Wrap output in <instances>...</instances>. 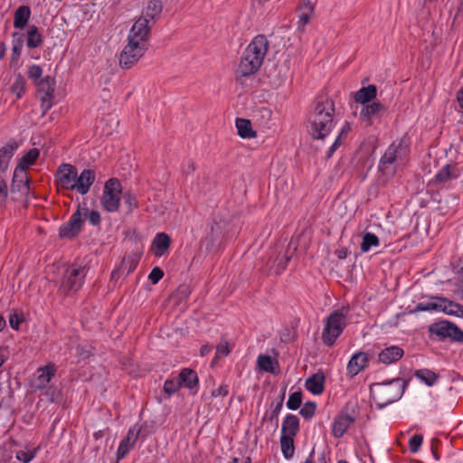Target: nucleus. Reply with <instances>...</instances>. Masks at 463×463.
I'll return each instance as SVG.
<instances>
[{
    "label": "nucleus",
    "mask_w": 463,
    "mask_h": 463,
    "mask_svg": "<svg viewBox=\"0 0 463 463\" xmlns=\"http://www.w3.org/2000/svg\"><path fill=\"white\" fill-rule=\"evenodd\" d=\"M149 34L145 25L135 23L128 35V44L123 48L119 55V66L122 69H130L145 54L148 49Z\"/></svg>",
    "instance_id": "nucleus-1"
},
{
    "label": "nucleus",
    "mask_w": 463,
    "mask_h": 463,
    "mask_svg": "<svg viewBox=\"0 0 463 463\" xmlns=\"http://www.w3.org/2000/svg\"><path fill=\"white\" fill-rule=\"evenodd\" d=\"M269 49V41L263 34H259L244 50L237 70V78L249 77L260 68Z\"/></svg>",
    "instance_id": "nucleus-2"
},
{
    "label": "nucleus",
    "mask_w": 463,
    "mask_h": 463,
    "mask_svg": "<svg viewBox=\"0 0 463 463\" xmlns=\"http://www.w3.org/2000/svg\"><path fill=\"white\" fill-rule=\"evenodd\" d=\"M334 102L331 99L317 101L309 115L308 132L316 140H323L334 128Z\"/></svg>",
    "instance_id": "nucleus-3"
},
{
    "label": "nucleus",
    "mask_w": 463,
    "mask_h": 463,
    "mask_svg": "<svg viewBox=\"0 0 463 463\" xmlns=\"http://www.w3.org/2000/svg\"><path fill=\"white\" fill-rule=\"evenodd\" d=\"M405 389V382L401 378H394L383 383H375L370 386V393L379 408H383L398 401Z\"/></svg>",
    "instance_id": "nucleus-4"
},
{
    "label": "nucleus",
    "mask_w": 463,
    "mask_h": 463,
    "mask_svg": "<svg viewBox=\"0 0 463 463\" xmlns=\"http://www.w3.org/2000/svg\"><path fill=\"white\" fill-rule=\"evenodd\" d=\"M349 307H342L334 311L326 318V327L322 333L323 342L330 346L335 344L336 338L341 335L345 326V319L349 313Z\"/></svg>",
    "instance_id": "nucleus-5"
},
{
    "label": "nucleus",
    "mask_w": 463,
    "mask_h": 463,
    "mask_svg": "<svg viewBox=\"0 0 463 463\" xmlns=\"http://www.w3.org/2000/svg\"><path fill=\"white\" fill-rule=\"evenodd\" d=\"M122 193V185L118 179L110 178L104 185L103 194L101 197L102 207L109 213L118 211L120 203V194Z\"/></svg>",
    "instance_id": "nucleus-6"
},
{
    "label": "nucleus",
    "mask_w": 463,
    "mask_h": 463,
    "mask_svg": "<svg viewBox=\"0 0 463 463\" xmlns=\"http://www.w3.org/2000/svg\"><path fill=\"white\" fill-rule=\"evenodd\" d=\"M88 207L86 203H80L77 211L70 217V220L61 225L59 229V235L61 238L72 239L76 237L84 222L83 216H86Z\"/></svg>",
    "instance_id": "nucleus-7"
},
{
    "label": "nucleus",
    "mask_w": 463,
    "mask_h": 463,
    "mask_svg": "<svg viewBox=\"0 0 463 463\" xmlns=\"http://www.w3.org/2000/svg\"><path fill=\"white\" fill-rule=\"evenodd\" d=\"M86 276L85 268L71 266L68 268L62 277L60 290L63 294L77 291L80 288Z\"/></svg>",
    "instance_id": "nucleus-8"
},
{
    "label": "nucleus",
    "mask_w": 463,
    "mask_h": 463,
    "mask_svg": "<svg viewBox=\"0 0 463 463\" xmlns=\"http://www.w3.org/2000/svg\"><path fill=\"white\" fill-rule=\"evenodd\" d=\"M430 332L439 337L440 340L450 338L453 341L463 343V331L449 321H439L430 326Z\"/></svg>",
    "instance_id": "nucleus-9"
},
{
    "label": "nucleus",
    "mask_w": 463,
    "mask_h": 463,
    "mask_svg": "<svg viewBox=\"0 0 463 463\" xmlns=\"http://www.w3.org/2000/svg\"><path fill=\"white\" fill-rule=\"evenodd\" d=\"M77 172V167L73 165L63 163L59 165L55 174V181L58 187L69 191H74Z\"/></svg>",
    "instance_id": "nucleus-10"
},
{
    "label": "nucleus",
    "mask_w": 463,
    "mask_h": 463,
    "mask_svg": "<svg viewBox=\"0 0 463 463\" xmlns=\"http://www.w3.org/2000/svg\"><path fill=\"white\" fill-rule=\"evenodd\" d=\"M10 191L18 193L21 196H27L30 193V180L27 172L23 166H16L14 172Z\"/></svg>",
    "instance_id": "nucleus-11"
},
{
    "label": "nucleus",
    "mask_w": 463,
    "mask_h": 463,
    "mask_svg": "<svg viewBox=\"0 0 463 463\" xmlns=\"http://www.w3.org/2000/svg\"><path fill=\"white\" fill-rule=\"evenodd\" d=\"M230 222L228 217L222 214H216L211 225L210 238L213 243L220 242L224 238L229 237Z\"/></svg>",
    "instance_id": "nucleus-12"
},
{
    "label": "nucleus",
    "mask_w": 463,
    "mask_h": 463,
    "mask_svg": "<svg viewBox=\"0 0 463 463\" xmlns=\"http://www.w3.org/2000/svg\"><path fill=\"white\" fill-rule=\"evenodd\" d=\"M163 10L161 0H150L146 7L143 10L142 15L135 23H142L145 25L147 34L150 35L149 22L160 17Z\"/></svg>",
    "instance_id": "nucleus-13"
},
{
    "label": "nucleus",
    "mask_w": 463,
    "mask_h": 463,
    "mask_svg": "<svg viewBox=\"0 0 463 463\" xmlns=\"http://www.w3.org/2000/svg\"><path fill=\"white\" fill-rule=\"evenodd\" d=\"M95 180L96 172L93 169L85 168L80 174L77 172L75 191L81 195L88 194Z\"/></svg>",
    "instance_id": "nucleus-14"
},
{
    "label": "nucleus",
    "mask_w": 463,
    "mask_h": 463,
    "mask_svg": "<svg viewBox=\"0 0 463 463\" xmlns=\"http://www.w3.org/2000/svg\"><path fill=\"white\" fill-rule=\"evenodd\" d=\"M140 431L141 428H138L137 430H136V428H131L128 430L127 436L121 440L118 446L117 451L118 460L124 458L128 453L129 449L134 448Z\"/></svg>",
    "instance_id": "nucleus-15"
},
{
    "label": "nucleus",
    "mask_w": 463,
    "mask_h": 463,
    "mask_svg": "<svg viewBox=\"0 0 463 463\" xmlns=\"http://www.w3.org/2000/svg\"><path fill=\"white\" fill-rule=\"evenodd\" d=\"M55 367L53 364H47L37 370L35 378L33 381V387L35 390H41L47 386L52 378L54 376Z\"/></svg>",
    "instance_id": "nucleus-16"
},
{
    "label": "nucleus",
    "mask_w": 463,
    "mask_h": 463,
    "mask_svg": "<svg viewBox=\"0 0 463 463\" xmlns=\"http://www.w3.org/2000/svg\"><path fill=\"white\" fill-rule=\"evenodd\" d=\"M369 362L368 354L364 352L355 353L348 362L347 371L352 376L357 375L363 371Z\"/></svg>",
    "instance_id": "nucleus-17"
},
{
    "label": "nucleus",
    "mask_w": 463,
    "mask_h": 463,
    "mask_svg": "<svg viewBox=\"0 0 463 463\" xmlns=\"http://www.w3.org/2000/svg\"><path fill=\"white\" fill-rule=\"evenodd\" d=\"M354 421V418L345 412L340 413L333 424V435L335 438H341L349 426Z\"/></svg>",
    "instance_id": "nucleus-18"
},
{
    "label": "nucleus",
    "mask_w": 463,
    "mask_h": 463,
    "mask_svg": "<svg viewBox=\"0 0 463 463\" xmlns=\"http://www.w3.org/2000/svg\"><path fill=\"white\" fill-rule=\"evenodd\" d=\"M18 148L15 141H11L0 148V172L4 173L8 169L9 163Z\"/></svg>",
    "instance_id": "nucleus-19"
},
{
    "label": "nucleus",
    "mask_w": 463,
    "mask_h": 463,
    "mask_svg": "<svg viewBox=\"0 0 463 463\" xmlns=\"http://www.w3.org/2000/svg\"><path fill=\"white\" fill-rule=\"evenodd\" d=\"M404 354L403 350L396 345L389 346L379 354V361L383 364H389L400 360Z\"/></svg>",
    "instance_id": "nucleus-20"
},
{
    "label": "nucleus",
    "mask_w": 463,
    "mask_h": 463,
    "mask_svg": "<svg viewBox=\"0 0 463 463\" xmlns=\"http://www.w3.org/2000/svg\"><path fill=\"white\" fill-rule=\"evenodd\" d=\"M325 375L323 373H317L306 380V388L313 394H321L324 392Z\"/></svg>",
    "instance_id": "nucleus-21"
},
{
    "label": "nucleus",
    "mask_w": 463,
    "mask_h": 463,
    "mask_svg": "<svg viewBox=\"0 0 463 463\" xmlns=\"http://www.w3.org/2000/svg\"><path fill=\"white\" fill-rule=\"evenodd\" d=\"M56 80L52 76H46L35 84L40 96L53 98Z\"/></svg>",
    "instance_id": "nucleus-22"
},
{
    "label": "nucleus",
    "mask_w": 463,
    "mask_h": 463,
    "mask_svg": "<svg viewBox=\"0 0 463 463\" xmlns=\"http://www.w3.org/2000/svg\"><path fill=\"white\" fill-rule=\"evenodd\" d=\"M171 239L165 232L157 233L152 242V248L156 257H161L165 253L170 246Z\"/></svg>",
    "instance_id": "nucleus-23"
},
{
    "label": "nucleus",
    "mask_w": 463,
    "mask_h": 463,
    "mask_svg": "<svg viewBox=\"0 0 463 463\" xmlns=\"http://www.w3.org/2000/svg\"><path fill=\"white\" fill-rule=\"evenodd\" d=\"M385 111L384 106L380 102H373L371 104H367L363 108V109L360 112V117L371 123V119L373 117L380 116Z\"/></svg>",
    "instance_id": "nucleus-24"
},
{
    "label": "nucleus",
    "mask_w": 463,
    "mask_h": 463,
    "mask_svg": "<svg viewBox=\"0 0 463 463\" xmlns=\"http://www.w3.org/2000/svg\"><path fill=\"white\" fill-rule=\"evenodd\" d=\"M31 16L30 7L27 5L19 6L15 12L14 16V26L17 29H24Z\"/></svg>",
    "instance_id": "nucleus-25"
},
{
    "label": "nucleus",
    "mask_w": 463,
    "mask_h": 463,
    "mask_svg": "<svg viewBox=\"0 0 463 463\" xmlns=\"http://www.w3.org/2000/svg\"><path fill=\"white\" fill-rule=\"evenodd\" d=\"M179 381L181 386H184L188 389H194L198 384V376L195 371L184 368L179 373Z\"/></svg>",
    "instance_id": "nucleus-26"
},
{
    "label": "nucleus",
    "mask_w": 463,
    "mask_h": 463,
    "mask_svg": "<svg viewBox=\"0 0 463 463\" xmlns=\"http://www.w3.org/2000/svg\"><path fill=\"white\" fill-rule=\"evenodd\" d=\"M299 429V420L296 415L288 414L283 421L281 434L296 436Z\"/></svg>",
    "instance_id": "nucleus-27"
},
{
    "label": "nucleus",
    "mask_w": 463,
    "mask_h": 463,
    "mask_svg": "<svg viewBox=\"0 0 463 463\" xmlns=\"http://www.w3.org/2000/svg\"><path fill=\"white\" fill-rule=\"evenodd\" d=\"M440 299H445V298L430 297V301L418 303L412 312L416 313V312H420V311H432V310L442 311V307H443L444 303L442 301H440Z\"/></svg>",
    "instance_id": "nucleus-28"
},
{
    "label": "nucleus",
    "mask_w": 463,
    "mask_h": 463,
    "mask_svg": "<svg viewBox=\"0 0 463 463\" xmlns=\"http://www.w3.org/2000/svg\"><path fill=\"white\" fill-rule=\"evenodd\" d=\"M314 12V5L309 0H304L299 6L298 28L304 29L305 25L309 22Z\"/></svg>",
    "instance_id": "nucleus-29"
},
{
    "label": "nucleus",
    "mask_w": 463,
    "mask_h": 463,
    "mask_svg": "<svg viewBox=\"0 0 463 463\" xmlns=\"http://www.w3.org/2000/svg\"><path fill=\"white\" fill-rule=\"evenodd\" d=\"M377 94V88L375 85H369L367 87H363L360 89L354 95V99L356 102L361 104H365L373 99Z\"/></svg>",
    "instance_id": "nucleus-30"
},
{
    "label": "nucleus",
    "mask_w": 463,
    "mask_h": 463,
    "mask_svg": "<svg viewBox=\"0 0 463 463\" xmlns=\"http://www.w3.org/2000/svg\"><path fill=\"white\" fill-rule=\"evenodd\" d=\"M401 147V145L392 144L388 149L385 151L384 155L382 156L380 160V168L382 171L385 172L388 166L396 160L398 149Z\"/></svg>",
    "instance_id": "nucleus-31"
},
{
    "label": "nucleus",
    "mask_w": 463,
    "mask_h": 463,
    "mask_svg": "<svg viewBox=\"0 0 463 463\" xmlns=\"http://www.w3.org/2000/svg\"><path fill=\"white\" fill-rule=\"evenodd\" d=\"M256 118L259 123L266 128H271L275 126L273 112L269 108H260L256 111Z\"/></svg>",
    "instance_id": "nucleus-32"
},
{
    "label": "nucleus",
    "mask_w": 463,
    "mask_h": 463,
    "mask_svg": "<svg viewBox=\"0 0 463 463\" xmlns=\"http://www.w3.org/2000/svg\"><path fill=\"white\" fill-rule=\"evenodd\" d=\"M258 367L264 372L276 374L278 372V362L267 354H260L257 359Z\"/></svg>",
    "instance_id": "nucleus-33"
},
{
    "label": "nucleus",
    "mask_w": 463,
    "mask_h": 463,
    "mask_svg": "<svg viewBox=\"0 0 463 463\" xmlns=\"http://www.w3.org/2000/svg\"><path fill=\"white\" fill-rule=\"evenodd\" d=\"M137 264V261L134 258H124L119 268L112 273L111 278L116 279L117 276L120 275L128 276L136 269Z\"/></svg>",
    "instance_id": "nucleus-34"
},
{
    "label": "nucleus",
    "mask_w": 463,
    "mask_h": 463,
    "mask_svg": "<svg viewBox=\"0 0 463 463\" xmlns=\"http://www.w3.org/2000/svg\"><path fill=\"white\" fill-rule=\"evenodd\" d=\"M238 135L242 138H251L256 136L255 131L252 130L251 123L246 118H237L235 122Z\"/></svg>",
    "instance_id": "nucleus-35"
},
{
    "label": "nucleus",
    "mask_w": 463,
    "mask_h": 463,
    "mask_svg": "<svg viewBox=\"0 0 463 463\" xmlns=\"http://www.w3.org/2000/svg\"><path fill=\"white\" fill-rule=\"evenodd\" d=\"M43 43V37L35 25H31L27 31L26 45L30 49L37 48Z\"/></svg>",
    "instance_id": "nucleus-36"
},
{
    "label": "nucleus",
    "mask_w": 463,
    "mask_h": 463,
    "mask_svg": "<svg viewBox=\"0 0 463 463\" xmlns=\"http://www.w3.org/2000/svg\"><path fill=\"white\" fill-rule=\"evenodd\" d=\"M444 303L442 307V312H444L447 315L450 316H457L459 317H463V306L453 302L451 300H449L447 298L440 299Z\"/></svg>",
    "instance_id": "nucleus-37"
},
{
    "label": "nucleus",
    "mask_w": 463,
    "mask_h": 463,
    "mask_svg": "<svg viewBox=\"0 0 463 463\" xmlns=\"http://www.w3.org/2000/svg\"><path fill=\"white\" fill-rule=\"evenodd\" d=\"M280 446H281V450H282L283 456L287 459L291 458L293 457L294 450H295L293 437L289 436V435L282 434L281 438H280Z\"/></svg>",
    "instance_id": "nucleus-38"
},
{
    "label": "nucleus",
    "mask_w": 463,
    "mask_h": 463,
    "mask_svg": "<svg viewBox=\"0 0 463 463\" xmlns=\"http://www.w3.org/2000/svg\"><path fill=\"white\" fill-rule=\"evenodd\" d=\"M25 79L21 73L15 75V80L11 87V91L16 96L17 99H21L25 92Z\"/></svg>",
    "instance_id": "nucleus-39"
},
{
    "label": "nucleus",
    "mask_w": 463,
    "mask_h": 463,
    "mask_svg": "<svg viewBox=\"0 0 463 463\" xmlns=\"http://www.w3.org/2000/svg\"><path fill=\"white\" fill-rule=\"evenodd\" d=\"M379 242H380V241L375 234H373L372 232L364 233L363 236V241L361 243L362 252L369 251L372 247L378 246Z\"/></svg>",
    "instance_id": "nucleus-40"
},
{
    "label": "nucleus",
    "mask_w": 463,
    "mask_h": 463,
    "mask_svg": "<svg viewBox=\"0 0 463 463\" xmlns=\"http://www.w3.org/2000/svg\"><path fill=\"white\" fill-rule=\"evenodd\" d=\"M38 156L39 150L37 148H32L22 156L17 166H23V169L26 171V168L33 165Z\"/></svg>",
    "instance_id": "nucleus-41"
},
{
    "label": "nucleus",
    "mask_w": 463,
    "mask_h": 463,
    "mask_svg": "<svg viewBox=\"0 0 463 463\" xmlns=\"http://www.w3.org/2000/svg\"><path fill=\"white\" fill-rule=\"evenodd\" d=\"M351 130V126L349 123H345V125L343 127L341 132L338 134L336 138L335 139L334 143L331 145L329 149L326 152V157L328 159L330 158L335 151L337 149V147L342 144V137L344 134L348 133Z\"/></svg>",
    "instance_id": "nucleus-42"
},
{
    "label": "nucleus",
    "mask_w": 463,
    "mask_h": 463,
    "mask_svg": "<svg viewBox=\"0 0 463 463\" xmlns=\"http://www.w3.org/2000/svg\"><path fill=\"white\" fill-rule=\"evenodd\" d=\"M453 167L449 165L443 166L435 175V179L438 183H446L451 178L455 177Z\"/></svg>",
    "instance_id": "nucleus-43"
},
{
    "label": "nucleus",
    "mask_w": 463,
    "mask_h": 463,
    "mask_svg": "<svg viewBox=\"0 0 463 463\" xmlns=\"http://www.w3.org/2000/svg\"><path fill=\"white\" fill-rule=\"evenodd\" d=\"M290 260V256H283L281 258H277L272 261V264L269 268L270 271L279 275L287 267L288 262Z\"/></svg>",
    "instance_id": "nucleus-44"
},
{
    "label": "nucleus",
    "mask_w": 463,
    "mask_h": 463,
    "mask_svg": "<svg viewBox=\"0 0 463 463\" xmlns=\"http://www.w3.org/2000/svg\"><path fill=\"white\" fill-rule=\"evenodd\" d=\"M415 375L429 386L432 385L438 378L435 373L428 369L418 370Z\"/></svg>",
    "instance_id": "nucleus-45"
},
{
    "label": "nucleus",
    "mask_w": 463,
    "mask_h": 463,
    "mask_svg": "<svg viewBox=\"0 0 463 463\" xmlns=\"http://www.w3.org/2000/svg\"><path fill=\"white\" fill-rule=\"evenodd\" d=\"M302 402V393L300 392H295L291 393L287 402V406L289 410H297L300 407Z\"/></svg>",
    "instance_id": "nucleus-46"
},
{
    "label": "nucleus",
    "mask_w": 463,
    "mask_h": 463,
    "mask_svg": "<svg viewBox=\"0 0 463 463\" xmlns=\"http://www.w3.org/2000/svg\"><path fill=\"white\" fill-rule=\"evenodd\" d=\"M28 77L30 80H32L34 83V85L42 80L43 78V69L41 66L33 64L29 67L28 70Z\"/></svg>",
    "instance_id": "nucleus-47"
},
{
    "label": "nucleus",
    "mask_w": 463,
    "mask_h": 463,
    "mask_svg": "<svg viewBox=\"0 0 463 463\" xmlns=\"http://www.w3.org/2000/svg\"><path fill=\"white\" fill-rule=\"evenodd\" d=\"M316 403L313 402H306L303 407L300 409L299 411V414L304 418V419H311L314 414H315V411H316Z\"/></svg>",
    "instance_id": "nucleus-48"
},
{
    "label": "nucleus",
    "mask_w": 463,
    "mask_h": 463,
    "mask_svg": "<svg viewBox=\"0 0 463 463\" xmlns=\"http://www.w3.org/2000/svg\"><path fill=\"white\" fill-rule=\"evenodd\" d=\"M181 387L179 378L177 379H169L165 382L164 391L167 394L175 393Z\"/></svg>",
    "instance_id": "nucleus-49"
},
{
    "label": "nucleus",
    "mask_w": 463,
    "mask_h": 463,
    "mask_svg": "<svg viewBox=\"0 0 463 463\" xmlns=\"http://www.w3.org/2000/svg\"><path fill=\"white\" fill-rule=\"evenodd\" d=\"M422 441H423L422 435L416 434V435L412 436L409 440V448H410L411 452L416 453L420 449V448L422 444Z\"/></svg>",
    "instance_id": "nucleus-50"
},
{
    "label": "nucleus",
    "mask_w": 463,
    "mask_h": 463,
    "mask_svg": "<svg viewBox=\"0 0 463 463\" xmlns=\"http://www.w3.org/2000/svg\"><path fill=\"white\" fill-rule=\"evenodd\" d=\"M124 203L128 206V213H131L137 206V200L135 194L125 193L123 195Z\"/></svg>",
    "instance_id": "nucleus-51"
},
{
    "label": "nucleus",
    "mask_w": 463,
    "mask_h": 463,
    "mask_svg": "<svg viewBox=\"0 0 463 463\" xmlns=\"http://www.w3.org/2000/svg\"><path fill=\"white\" fill-rule=\"evenodd\" d=\"M283 399H284V396H282L281 399L279 400V402H278V403L275 405L272 411L270 412V415L269 417H265L263 419L264 420L266 419H268L270 421H273L275 420V424H276V426H278V420H279L278 416L283 407Z\"/></svg>",
    "instance_id": "nucleus-52"
},
{
    "label": "nucleus",
    "mask_w": 463,
    "mask_h": 463,
    "mask_svg": "<svg viewBox=\"0 0 463 463\" xmlns=\"http://www.w3.org/2000/svg\"><path fill=\"white\" fill-rule=\"evenodd\" d=\"M8 196V188L5 180L0 176V207L5 206Z\"/></svg>",
    "instance_id": "nucleus-53"
},
{
    "label": "nucleus",
    "mask_w": 463,
    "mask_h": 463,
    "mask_svg": "<svg viewBox=\"0 0 463 463\" xmlns=\"http://www.w3.org/2000/svg\"><path fill=\"white\" fill-rule=\"evenodd\" d=\"M229 354H230L229 344L226 341L221 342L216 346L215 359H218L219 357H222V356H227Z\"/></svg>",
    "instance_id": "nucleus-54"
},
{
    "label": "nucleus",
    "mask_w": 463,
    "mask_h": 463,
    "mask_svg": "<svg viewBox=\"0 0 463 463\" xmlns=\"http://www.w3.org/2000/svg\"><path fill=\"white\" fill-rule=\"evenodd\" d=\"M12 38L13 47L23 49L24 43V34L20 32H14L12 33Z\"/></svg>",
    "instance_id": "nucleus-55"
},
{
    "label": "nucleus",
    "mask_w": 463,
    "mask_h": 463,
    "mask_svg": "<svg viewBox=\"0 0 463 463\" xmlns=\"http://www.w3.org/2000/svg\"><path fill=\"white\" fill-rule=\"evenodd\" d=\"M35 452L20 450L16 454V458L23 463H29L34 458Z\"/></svg>",
    "instance_id": "nucleus-56"
},
{
    "label": "nucleus",
    "mask_w": 463,
    "mask_h": 463,
    "mask_svg": "<svg viewBox=\"0 0 463 463\" xmlns=\"http://www.w3.org/2000/svg\"><path fill=\"white\" fill-rule=\"evenodd\" d=\"M83 218H88L90 223L95 226L99 225L101 221L99 213L95 210H92L90 212L88 211L87 215L83 216Z\"/></svg>",
    "instance_id": "nucleus-57"
},
{
    "label": "nucleus",
    "mask_w": 463,
    "mask_h": 463,
    "mask_svg": "<svg viewBox=\"0 0 463 463\" xmlns=\"http://www.w3.org/2000/svg\"><path fill=\"white\" fill-rule=\"evenodd\" d=\"M164 276L163 270L159 267H155L149 276L148 279L151 280L153 284H156Z\"/></svg>",
    "instance_id": "nucleus-58"
},
{
    "label": "nucleus",
    "mask_w": 463,
    "mask_h": 463,
    "mask_svg": "<svg viewBox=\"0 0 463 463\" xmlns=\"http://www.w3.org/2000/svg\"><path fill=\"white\" fill-rule=\"evenodd\" d=\"M23 322V317L17 313H13L9 316V324L10 326L17 330L19 328L20 324Z\"/></svg>",
    "instance_id": "nucleus-59"
},
{
    "label": "nucleus",
    "mask_w": 463,
    "mask_h": 463,
    "mask_svg": "<svg viewBox=\"0 0 463 463\" xmlns=\"http://www.w3.org/2000/svg\"><path fill=\"white\" fill-rule=\"evenodd\" d=\"M52 98H46V97H42L40 96V99H41V108L43 109V116H44L46 114V112L52 108Z\"/></svg>",
    "instance_id": "nucleus-60"
},
{
    "label": "nucleus",
    "mask_w": 463,
    "mask_h": 463,
    "mask_svg": "<svg viewBox=\"0 0 463 463\" xmlns=\"http://www.w3.org/2000/svg\"><path fill=\"white\" fill-rule=\"evenodd\" d=\"M229 392L228 386L227 385H221L219 388L213 390L212 392L213 397H218V396H226Z\"/></svg>",
    "instance_id": "nucleus-61"
},
{
    "label": "nucleus",
    "mask_w": 463,
    "mask_h": 463,
    "mask_svg": "<svg viewBox=\"0 0 463 463\" xmlns=\"http://www.w3.org/2000/svg\"><path fill=\"white\" fill-rule=\"evenodd\" d=\"M21 52H22V49H20V48H16V47L12 48L11 65L17 63V61L20 58V55H21Z\"/></svg>",
    "instance_id": "nucleus-62"
},
{
    "label": "nucleus",
    "mask_w": 463,
    "mask_h": 463,
    "mask_svg": "<svg viewBox=\"0 0 463 463\" xmlns=\"http://www.w3.org/2000/svg\"><path fill=\"white\" fill-rule=\"evenodd\" d=\"M194 169H195L194 163L192 162L191 160H189L184 165L183 171L184 174L189 175V174L193 173L194 171Z\"/></svg>",
    "instance_id": "nucleus-63"
},
{
    "label": "nucleus",
    "mask_w": 463,
    "mask_h": 463,
    "mask_svg": "<svg viewBox=\"0 0 463 463\" xmlns=\"http://www.w3.org/2000/svg\"><path fill=\"white\" fill-rule=\"evenodd\" d=\"M335 254L339 259H345L347 256V250L345 248L335 250Z\"/></svg>",
    "instance_id": "nucleus-64"
}]
</instances>
